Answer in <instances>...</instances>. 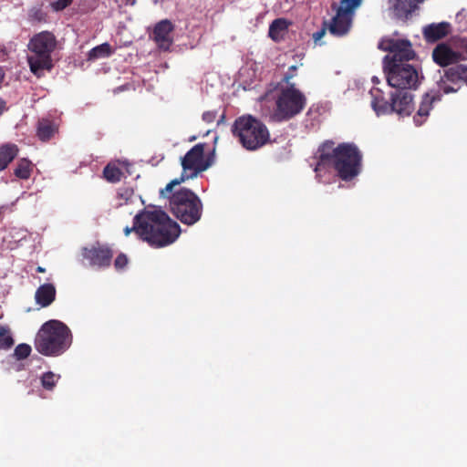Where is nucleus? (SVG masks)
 Here are the masks:
<instances>
[{"mask_svg": "<svg viewBox=\"0 0 467 467\" xmlns=\"http://www.w3.org/2000/svg\"><path fill=\"white\" fill-rule=\"evenodd\" d=\"M131 232L151 247L160 248L175 242L181 234V227L162 210L143 209L134 216L133 225L124 228L126 236Z\"/></svg>", "mask_w": 467, "mask_h": 467, "instance_id": "nucleus-1", "label": "nucleus"}, {"mask_svg": "<svg viewBox=\"0 0 467 467\" xmlns=\"http://www.w3.org/2000/svg\"><path fill=\"white\" fill-rule=\"evenodd\" d=\"M316 172L332 167L345 182L357 177L362 169V153L353 142H342L335 146L333 140H325L317 149Z\"/></svg>", "mask_w": 467, "mask_h": 467, "instance_id": "nucleus-2", "label": "nucleus"}, {"mask_svg": "<svg viewBox=\"0 0 467 467\" xmlns=\"http://www.w3.org/2000/svg\"><path fill=\"white\" fill-rule=\"evenodd\" d=\"M268 96L274 99V108L269 120L274 123L287 122L305 109L307 104L306 95L296 85L278 86L270 84Z\"/></svg>", "mask_w": 467, "mask_h": 467, "instance_id": "nucleus-3", "label": "nucleus"}, {"mask_svg": "<svg viewBox=\"0 0 467 467\" xmlns=\"http://www.w3.org/2000/svg\"><path fill=\"white\" fill-rule=\"evenodd\" d=\"M72 336L69 328L61 321L46 322L35 339L36 349L45 356H58L71 345Z\"/></svg>", "mask_w": 467, "mask_h": 467, "instance_id": "nucleus-4", "label": "nucleus"}, {"mask_svg": "<svg viewBox=\"0 0 467 467\" xmlns=\"http://www.w3.org/2000/svg\"><path fill=\"white\" fill-rule=\"evenodd\" d=\"M231 131L238 142L247 150H256L270 141L266 125L258 118L244 114L235 119Z\"/></svg>", "mask_w": 467, "mask_h": 467, "instance_id": "nucleus-5", "label": "nucleus"}, {"mask_svg": "<svg viewBox=\"0 0 467 467\" xmlns=\"http://www.w3.org/2000/svg\"><path fill=\"white\" fill-rule=\"evenodd\" d=\"M163 198L169 199L171 213L183 224L193 225L202 215L203 204L200 197L192 190L181 187L171 190Z\"/></svg>", "mask_w": 467, "mask_h": 467, "instance_id": "nucleus-6", "label": "nucleus"}, {"mask_svg": "<svg viewBox=\"0 0 467 467\" xmlns=\"http://www.w3.org/2000/svg\"><path fill=\"white\" fill-rule=\"evenodd\" d=\"M204 143H198L194 145L186 154L181 159V165L182 172L181 177L170 182L165 188L160 191L161 196H165L171 192V190L180 185L182 182L189 179L197 177L201 172L206 171L213 164V158L211 156H204Z\"/></svg>", "mask_w": 467, "mask_h": 467, "instance_id": "nucleus-7", "label": "nucleus"}, {"mask_svg": "<svg viewBox=\"0 0 467 467\" xmlns=\"http://www.w3.org/2000/svg\"><path fill=\"white\" fill-rule=\"evenodd\" d=\"M384 71L389 86L397 89L415 88L419 82L417 70L405 60H383Z\"/></svg>", "mask_w": 467, "mask_h": 467, "instance_id": "nucleus-8", "label": "nucleus"}, {"mask_svg": "<svg viewBox=\"0 0 467 467\" xmlns=\"http://www.w3.org/2000/svg\"><path fill=\"white\" fill-rule=\"evenodd\" d=\"M362 0H341L336 16L328 25L330 33L337 36L346 35L352 25L355 10L361 5Z\"/></svg>", "mask_w": 467, "mask_h": 467, "instance_id": "nucleus-9", "label": "nucleus"}, {"mask_svg": "<svg viewBox=\"0 0 467 467\" xmlns=\"http://www.w3.org/2000/svg\"><path fill=\"white\" fill-rule=\"evenodd\" d=\"M466 56L467 38L453 36L433 48L431 58H466Z\"/></svg>", "mask_w": 467, "mask_h": 467, "instance_id": "nucleus-10", "label": "nucleus"}, {"mask_svg": "<svg viewBox=\"0 0 467 467\" xmlns=\"http://www.w3.org/2000/svg\"><path fill=\"white\" fill-rule=\"evenodd\" d=\"M379 48L392 54V57L386 55L383 58L409 59L416 58V53L412 45L408 39L384 37L379 43Z\"/></svg>", "mask_w": 467, "mask_h": 467, "instance_id": "nucleus-11", "label": "nucleus"}, {"mask_svg": "<svg viewBox=\"0 0 467 467\" xmlns=\"http://www.w3.org/2000/svg\"><path fill=\"white\" fill-rule=\"evenodd\" d=\"M82 256L90 266L107 268L111 265L113 251L108 244L99 242L82 249Z\"/></svg>", "mask_w": 467, "mask_h": 467, "instance_id": "nucleus-12", "label": "nucleus"}, {"mask_svg": "<svg viewBox=\"0 0 467 467\" xmlns=\"http://www.w3.org/2000/svg\"><path fill=\"white\" fill-rule=\"evenodd\" d=\"M28 47L39 58H50L51 53L57 47L56 36L48 31H43L30 39Z\"/></svg>", "mask_w": 467, "mask_h": 467, "instance_id": "nucleus-13", "label": "nucleus"}, {"mask_svg": "<svg viewBox=\"0 0 467 467\" xmlns=\"http://www.w3.org/2000/svg\"><path fill=\"white\" fill-rule=\"evenodd\" d=\"M392 113L409 116L414 109L413 96L408 89H396L391 93Z\"/></svg>", "mask_w": 467, "mask_h": 467, "instance_id": "nucleus-14", "label": "nucleus"}, {"mask_svg": "<svg viewBox=\"0 0 467 467\" xmlns=\"http://www.w3.org/2000/svg\"><path fill=\"white\" fill-rule=\"evenodd\" d=\"M174 29V26L168 19H163L158 22L152 32V38L161 49L168 50L172 44V37L171 36Z\"/></svg>", "mask_w": 467, "mask_h": 467, "instance_id": "nucleus-15", "label": "nucleus"}, {"mask_svg": "<svg viewBox=\"0 0 467 467\" xmlns=\"http://www.w3.org/2000/svg\"><path fill=\"white\" fill-rule=\"evenodd\" d=\"M451 31V25L443 21L432 23L423 27L422 35L427 43H436L445 38Z\"/></svg>", "mask_w": 467, "mask_h": 467, "instance_id": "nucleus-16", "label": "nucleus"}, {"mask_svg": "<svg viewBox=\"0 0 467 467\" xmlns=\"http://www.w3.org/2000/svg\"><path fill=\"white\" fill-rule=\"evenodd\" d=\"M420 2L421 0H389V8L400 19H408L418 8V4Z\"/></svg>", "mask_w": 467, "mask_h": 467, "instance_id": "nucleus-17", "label": "nucleus"}, {"mask_svg": "<svg viewBox=\"0 0 467 467\" xmlns=\"http://www.w3.org/2000/svg\"><path fill=\"white\" fill-rule=\"evenodd\" d=\"M371 107L377 115L392 113V101H389L381 89L374 88L370 90Z\"/></svg>", "mask_w": 467, "mask_h": 467, "instance_id": "nucleus-18", "label": "nucleus"}, {"mask_svg": "<svg viewBox=\"0 0 467 467\" xmlns=\"http://www.w3.org/2000/svg\"><path fill=\"white\" fill-rule=\"evenodd\" d=\"M292 22L286 18H276L269 26L268 36L275 42L285 39Z\"/></svg>", "mask_w": 467, "mask_h": 467, "instance_id": "nucleus-19", "label": "nucleus"}, {"mask_svg": "<svg viewBox=\"0 0 467 467\" xmlns=\"http://www.w3.org/2000/svg\"><path fill=\"white\" fill-rule=\"evenodd\" d=\"M436 94L425 93L423 95L417 114L413 118L417 126L422 125L425 122L426 118L429 116L430 111L432 109L433 102L436 100Z\"/></svg>", "mask_w": 467, "mask_h": 467, "instance_id": "nucleus-20", "label": "nucleus"}, {"mask_svg": "<svg viewBox=\"0 0 467 467\" xmlns=\"http://www.w3.org/2000/svg\"><path fill=\"white\" fill-rule=\"evenodd\" d=\"M56 287L53 284L41 285L36 291V302L42 307L50 306L56 299Z\"/></svg>", "mask_w": 467, "mask_h": 467, "instance_id": "nucleus-21", "label": "nucleus"}, {"mask_svg": "<svg viewBox=\"0 0 467 467\" xmlns=\"http://www.w3.org/2000/svg\"><path fill=\"white\" fill-rule=\"evenodd\" d=\"M58 132V124L49 119L43 118L37 122L36 135L42 141H48Z\"/></svg>", "mask_w": 467, "mask_h": 467, "instance_id": "nucleus-22", "label": "nucleus"}, {"mask_svg": "<svg viewBox=\"0 0 467 467\" xmlns=\"http://www.w3.org/2000/svg\"><path fill=\"white\" fill-rule=\"evenodd\" d=\"M18 147L16 144L6 143L0 147V171L5 170L16 157Z\"/></svg>", "mask_w": 467, "mask_h": 467, "instance_id": "nucleus-23", "label": "nucleus"}, {"mask_svg": "<svg viewBox=\"0 0 467 467\" xmlns=\"http://www.w3.org/2000/svg\"><path fill=\"white\" fill-rule=\"evenodd\" d=\"M135 194L132 187L122 186L118 189L116 199V207H120L125 204L132 203L134 202Z\"/></svg>", "mask_w": 467, "mask_h": 467, "instance_id": "nucleus-24", "label": "nucleus"}, {"mask_svg": "<svg viewBox=\"0 0 467 467\" xmlns=\"http://www.w3.org/2000/svg\"><path fill=\"white\" fill-rule=\"evenodd\" d=\"M31 71L37 77L40 78L44 75L45 71H50L53 65V60H27Z\"/></svg>", "mask_w": 467, "mask_h": 467, "instance_id": "nucleus-25", "label": "nucleus"}, {"mask_svg": "<svg viewBox=\"0 0 467 467\" xmlns=\"http://www.w3.org/2000/svg\"><path fill=\"white\" fill-rule=\"evenodd\" d=\"M104 178L111 183L120 182L123 171L115 163H109L103 170Z\"/></svg>", "mask_w": 467, "mask_h": 467, "instance_id": "nucleus-26", "label": "nucleus"}, {"mask_svg": "<svg viewBox=\"0 0 467 467\" xmlns=\"http://www.w3.org/2000/svg\"><path fill=\"white\" fill-rule=\"evenodd\" d=\"M32 171V163L26 159H21L14 171V174L23 180H26L30 177Z\"/></svg>", "mask_w": 467, "mask_h": 467, "instance_id": "nucleus-27", "label": "nucleus"}, {"mask_svg": "<svg viewBox=\"0 0 467 467\" xmlns=\"http://www.w3.org/2000/svg\"><path fill=\"white\" fill-rule=\"evenodd\" d=\"M111 47L108 43H103L99 46L93 47L89 53L88 58H103L111 56Z\"/></svg>", "mask_w": 467, "mask_h": 467, "instance_id": "nucleus-28", "label": "nucleus"}, {"mask_svg": "<svg viewBox=\"0 0 467 467\" xmlns=\"http://www.w3.org/2000/svg\"><path fill=\"white\" fill-rule=\"evenodd\" d=\"M14 343L10 328L7 326L0 325V349H9Z\"/></svg>", "mask_w": 467, "mask_h": 467, "instance_id": "nucleus-29", "label": "nucleus"}, {"mask_svg": "<svg viewBox=\"0 0 467 467\" xmlns=\"http://www.w3.org/2000/svg\"><path fill=\"white\" fill-rule=\"evenodd\" d=\"M59 379V375H56L51 371L45 372L40 379L41 385L47 390H53Z\"/></svg>", "mask_w": 467, "mask_h": 467, "instance_id": "nucleus-30", "label": "nucleus"}, {"mask_svg": "<svg viewBox=\"0 0 467 467\" xmlns=\"http://www.w3.org/2000/svg\"><path fill=\"white\" fill-rule=\"evenodd\" d=\"M31 347L27 344L22 343L16 347L14 356L17 360L26 358L31 353Z\"/></svg>", "mask_w": 467, "mask_h": 467, "instance_id": "nucleus-31", "label": "nucleus"}, {"mask_svg": "<svg viewBox=\"0 0 467 467\" xmlns=\"http://www.w3.org/2000/svg\"><path fill=\"white\" fill-rule=\"evenodd\" d=\"M297 66L289 67L287 72L285 73L280 81L275 83V85L285 86V85H296L295 83H291L290 80L296 76Z\"/></svg>", "mask_w": 467, "mask_h": 467, "instance_id": "nucleus-32", "label": "nucleus"}, {"mask_svg": "<svg viewBox=\"0 0 467 467\" xmlns=\"http://www.w3.org/2000/svg\"><path fill=\"white\" fill-rule=\"evenodd\" d=\"M128 256L125 254L120 253L119 254H118L114 261V267L117 271H120L123 270L128 265Z\"/></svg>", "mask_w": 467, "mask_h": 467, "instance_id": "nucleus-33", "label": "nucleus"}, {"mask_svg": "<svg viewBox=\"0 0 467 467\" xmlns=\"http://www.w3.org/2000/svg\"><path fill=\"white\" fill-rule=\"evenodd\" d=\"M72 0H57L52 4V7L56 11H61L70 5Z\"/></svg>", "mask_w": 467, "mask_h": 467, "instance_id": "nucleus-34", "label": "nucleus"}, {"mask_svg": "<svg viewBox=\"0 0 467 467\" xmlns=\"http://www.w3.org/2000/svg\"><path fill=\"white\" fill-rule=\"evenodd\" d=\"M216 116H217L216 111L209 110V111L203 112L202 118V120L205 121L206 123H212L215 120Z\"/></svg>", "mask_w": 467, "mask_h": 467, "instance_id": "nucleus-35", "label": "nucleus"}, {"mask_svg": "<svg viewBox=\"0 0 467 467\" xmlns=\"http://www.w3.org/2000/svg\"><path fill=\"white\" fill-rule=\"evenodd\" d=\"M325 34H326V29L325 28L320 29L319 31L316 32L313 35L314 40L316 42L319 41L324 36Z\"/></svg>", "mask_w": 467, "mask_h": 467, "instance_id": "nucleus-36", "label": "nucleus"}, {"mask_svg": "<svg viewBox=\"0 0 467 467\" xmlns=\"http://www.w3.org/2000/svg\"><path fill=\"white\" fill-rule=\"evenodd\" d=\"M7 110L6 102L3 99L0 98V116Z\"/></svg>", "mask_w": 467, "mask_h": 467, "instance_id": "nucleus-37", "label": "nucleus"}, {"mask_svg": "<svg viewBox=\"0 0 467 467\" xmlns=\"http://www.w3.org/2000/svg\"><path fill=\"white\" fill-rule=\"evenodd\" d=\"M7 55H8V53L6 51V48L4 46L0 45V58H3L4 57H5Z\"/></svg>", "mask_w": 467, "mask_h": 467, "instance_id": "nucleus-38", "label": "nucleus"}, {"mask_svg": "<svg viewBox=\"0 0 467 467\" xmlns=\"http://www.w3.org/2000/svg\"><path fill=\"white\" fill-rule=\"evenodd\" d=\"M36 270L37 273H45L46 272V269L42 266H37Z\"/></svg>", "mask_w": 467, "mask_h": 467, "instance_id": "nucleus-39", "label": "nucleus"}, {"mask_svg": "<svg viewBox=\"0 0 467 467\" xmlns=\"http://www.w3.org/2000/svg\"><path fill=\"white\" fill-rule=\"evenodd\" d=\"M134 4H135V0H132L131 5H134Z\"/></svg>", "mask_w": 467, "mask_h": 467, "instance_id": "nucleus-40", "label": "nucleus"}]
</instances>
